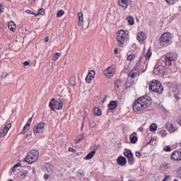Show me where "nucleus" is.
I'll return each instance as SVG.
<instances>
[{
    "label": "nucleus",
    "mask_w": 181,
    "mask_h": 181,
    "mask_svg": "<svg viewBox=\"0 0 181 181\" xmlns=\"http://www.w3.org/2000/svg\"><path fill=\"white\" fill-rule=\"evenodd\" d=\"M156 71H158V73H160V68H159V66L157 67Z\"/></svg>",
    "instance_id": "obj_62"
},
{
    "label": "nucleus",
    "mask_w": 181,
    "mask_h": 181,
    "mask_svg": "<svg viewBox=\"0 0 181 181\" xmlns=\"http://www.w3.org/2000/svg\"><path fill=\"white\" fill-rule=\"evenodd\" d=\"M119 87H121V82L119 81H116L115 82V88H119Z\"/></svg>",
    "instance_id": "obj_35"
},
{
    "label": "nucleus",
    "mask_w": 181,
    "mask_h": 181,
    "mask_svg": "<svg viewBox=\"0 0 181 181\" xmlns=\"http://www.w3.org/2000/svg\"><path fill=\"white\" fill-rule=\"evenodd\" d=\"M163 151H165V152H170L172 148H170V146H167L163 148Z\"/></svg>",
    "instance_id": "obj_41"
},
{
    "label": "nucleus",
    "mask_w": 181,
    "mask_h": 181,
    "mask_svg": "<svg viewBox=\"0 0 181 181\" xmlns=\"http://www.w3.org/2000/svg\"><path fill=\"white\" fill-rule=\"evenodd\" d=\"M177 124H178L180 127H181V120L180 119H178L177 121Z\"/></svg>",
    "instance_id": "obj_60"
},
{
    "label": "nucleus",
    "mask_w": 181,
    "mask_h": 181,
    "mask_svg": "<svg viewBox=\"0 0 181 181\" xmlns=\"http://www.w3.org/2000/svg\"><path fill=\"white\" fill-rule=\"evenodd\" d=\"M108 108L109 110H115L117 108V102L112 100L108 104Z\"/></svg>",
    "instance_id": "obj_23"
},
{
    "label": "nucleus",
    "mask_w": 181,
    "mask_h": 181,
    "mask_svg": "<svg viewBox=\"0 0 181 181\" xmlns=\"http://www.w3.org/2000/svg\"><path fill=\"white\" fill-rule=\"evenodd\" d=\"M124 155L126 156V158H133L134 153H132V151L130 149H125L124 151Z\"/></svg>",
    "instance_id": "obj_20"
},
{
    "label": "nucleus",
    "mask_w": 181,
    "mask_h": 181,
    "mask_svg": "<svg viewBox=\"0 0 181 181\" xmlns=\"http://www.w3.org/2000/svg\"><path fill=\"white\" fill-rule=\"evenodd\" d=\"M136 132H134L132 134H130L129 139L131 144H136V142H138V136H136Z\"/></svg>",
    "instance_id": "obj_16"
},
{
    "label": "nucleus",
    "mask_w": 181,
    "mask_h": 181,
    "mask_svg": "<svg viewBox=\"0 0 181 181\" xmlns=\"http://www.w3.org/2000/svg\"><path fill=\"white\" fill-rule=\"evenodd\" d=\"M139 130L141 132H144V127H139Z\"/></svg>",
    "instance_id": "obj_61"
},
{
    "label": "nucleus",
    "mask_w": 181,
    "mask_h": 181,
    "mask_svg": "<svg viewBox=\"0 0 181 181\" xmlns=\"http://www.w3.org/2000/svg\"><path fill=\"white\" fill-rule=\"evenodd\" d=\"M114 53L115 54H118V48L115 49Z\"/></svg>",
    "instance_id": "obj_58"
},
{
    "label": "nucleus",
    "mask_w": 181,
    "mask_h": 181,
    "mask_svg": "<svg viewBox=\"0 0 181 181\" xmlns=\"http://www.w3.org/2000/svg\"><path fill=\"white\" fill-rule=\"evenodd\" d=\"M127 21L130 26H132L135 23V19L132 16L127 17Z\"/></svg>",
    "instance_id": "obj_24"
},
{
    "label": "nucleus",
    "mask_w": 181,
    "mask_h": 181,
    "mask_svg": "<svg viewBox=\"0 0 181 181\" xmlns=\"http://www.w3.org/2000/svg\"><path fill=\"white\" fill-rule=\"evenodd\" d=\"M45 13V8H40L37 15H43Z\"/></svg>",
    "instance_id": "obj_42"
},
{
    "label": "nucleus",
    "mask_w": 181,
    "mask_h": 181,
    "mask_svg": "<svg viewBox=\"0 0 181 181\" xmlns=\"http://www.w3.org/2000/svg\"><path fill=\"white\" fill-rule=\"evenodd\" d=\"M170 166V164H169V163H166V164L163 165V168L165 169H169Z\"/></svg>",
    "instance_id": "obj_46"
},
{
    "label": "nucleus",
    "mask_w": 181,
    "mask_h": 181,
    "mask_svg": "<svg viewBox=\"0 0 181 181\" xmlns=\"http://www.w3.org/2000/svg\"><path fill=\"white\" fill-rule=\"evenodd\" d=\"M4 12V8L2 7V5H0V13H2Z\"/></svg>",
    "instance_id": "obj_56"
},
{
    "label": "nucleus",
    "mask_w": 181,
    "mask_h": 181,
    "mask_svg": "<svg viewBox=\"0 0 181 181\" xmlns=\"http://www.w3.org/2000/svg\"><path fill=\"white\" fill-rule=\"evenodd\" d=\"M172 34L170 33H164L159 39V43L160 46L166 47V46L170 45V43H172Z\"/></svg>",
    "instance_id": "obj_6"
},
{
    "label": "nucleus",
    "mask_w": 181,
    "mask_h": 181,
    "mask_svg": "<svg viewBox=\"0 0 181 181\" xmlns=\"http://www.w3.org/2000/svg\"><path fill=\"white\" fill-rule=\"evenodd\" d=\"M8 28L11 32H15L16 30V24L13 21H10L8 23Z\"/></svg>",
    "instance_id": "obj_17"
},
{
    "label": "nucleus",
    "mask_w": 181,
    "mask_h": 181,
    "mask_svg": "<svg viewBox=\"0 0 181 181\" xmlns=\"http://www.w3.org/2000/svg\"><path fill=\"white\" fill-rule=\"evenodd\" d=\"M149 129L151 132H155V131L158 129V124L155 123L151 124L149 127Z\"/></svg>",
    "instance_id": "obj_26"
},
{
    "label": "nucleus",
    "mask_w": 181,
    "mask_h": 181,
    "mask_svg": "<svg viewBox=\"0 0 181 181\" xmlns=\"http://www.w3.org/2000/svg\"><path fill=\"white\" fill-rule=\"evenodd\" d=\"M52 176L50 174H47V173H45V174L44 175V180H49V177Z\"/></svg>",
    "instance_id": "obj_43"
},
{
    "label": "nucleus",
    "mask_w": 181,
    "mask_h": 181,
    "mask_svg": "<svg viewBox=\"0 0 181 181\" xmlns=\"http://www.w3.org/2000/svg\"><path fill=\"white\" fill-rule=\"evenodd\" d=\"M105 71L110 74H114V73H115V66H111L109 68H107V70H105Z\"/></svg>",
    "instance_id": "obj_25"
},
{
    "label": "nucleus",
    "mask_w": 181,
    "mask_h": 181,
    "mask_svg": "<svg viewBox=\"0 0 181 181\" xmlns=\"http://www.w3.org/2000/svg\"><path fill=\"white\" fill-rule=\"evenodd\" d=\"M104 74H105L107 78H111V77H112V76L114 75L113 74H110V72H107L106 71H104Z\"/></svg>",
    "instance_id": "obj_40"
},
{
    "label": "nucleus",
    "mask_w": 181,
    "mask_h": 181,
    "mask_svg": "<svg viewBox=\"0 0 181 181\" xmlns=\"http://www.w3.org/2000/svg\"><path fill=\"white\" fill-rule=\"evenodd\" d=\"M152 104V98L151 97L146 95L139 98L133 104L134 111H142L145 108H148Z\"/></svg>",
    "instance_id": "obj_1"
},
{
    "label": "nucleus",
    "mask_w": 181,
    "mask_h": 181,
    "mask_svg": "<svg viewBox=\"0 0 181 181\" xmlns=\"http://www.w3.org/2000/svg\"><path fill=\"white\" fill-rule=\"evenodd\" d=\"M149 90H151L153 93H157V94H162L163 91V86L160 81L155 80L151 82L148 87Z\"/></svg>",
    "instance_id": "obj_3"
},
{
    "label": "nucleus",
    "mask_w": 181,
    "mask_h": 181,
    "mask_svg": "<svg viewBox=\"0 0 181 181\" xmlns=\"http://www.w3.org/2000/svg\"><path fill=\"white\" fill-rule=\"evenodd\" d=\"M95 77V71L90 70L88 71V74L86 78V81L88 83H91L93 81V79Z\"/></svg>",
    "instance_id": "obj_11"
},
{
    "label": "nucleus",
    "mask_w": 181,
    "mask_h": 181,
    "mask_svg": "<svg viewBox=\"0 0 181 181\" xmlns=\"http://www.w3.org/2000/svg\"><path fill=\"white\" fill-rule=\"evenodd\" d=\"M46 127L45 122H40L37 125H35L33 128L34 134H42L43 131H45V127Z\"/></svg>",
    "instance_id": "obj_9"
},
{
    "label": "nucleus",
    "mask_w": 181,
    "mask_h": 181,
    "mask_svg": "<svg viewBox=\"0 0 181 181\" xmlns=\"http://www.w3.org/2000/svg\"><path fill=\"white\" fill-rule=\"evenodd\" d=\"M6 77H8V74H6V73H3L2 75H1V78H2V79L6 78Z\"/></svg>",
    "instance_id": "obj_44"
},
{
    "label": "nucleus",
    "mask_w": 181,
    "mask_h": 181,
    "mask_svg": "<svg viewBox=\"0 0 181 181\" xmlns=\"http://www.w3.org/2000/svg\"><path fill=\"white\" fill-rule=\"evenodd\" d=\"M117 4L122 9H127L128 5H129V0H118Z\"/></svg>",
    "instance_id": "obj_12"
},
{
    "label": "nucleus",
    "mask_w": 181,
    "mask_h": 181,
    "mask_svg": "<svg viewBox=\"0 0 181 181\" xmlns=\"http://www.w3.org/2000/svg\"><path fill=\"white\" fill-rule=\"evenodd\" d=\"M168 5H175L176 4V0H165Z\"/></svg>",
    "instance_id": "obj_36"
},
{
    "label": "nucleus",
    "mask_w": 181,
    "mask_h": 181,
    "mask_svg": "<svg viewBox=\"0 0 181 181\" xmlns=\"http://www.w3.org/2000/svg\"><path fill=\"white\" fill-rule=\"evenodd\" d=\"M37 159H39V151L37 150H31L25 158V162L30 165L36 162Z\"/></svg>",
    "instance_id": "obj_4"
},
{
    "label": "nucleus",
    "mask_w": 181,
    "mask_h": 181,
    "mask_svg": "<svg viewBox=\"0 0 181 181\" xmlns=\"http://www.w3.org/2000/svg\"><path fill=\"white\" fill-rule=\"evenodd\" d=\"M25 13H29L30 15H34L35 16H37V14L35 13V12L31 10H25Z\"/></svg>",
    "instance_id": "obj_39"
},
{
    "label": "nucleus",
    "mask_w": 181,
    "mask_h": 181,
    "mask_svg": "<svg viewBox=\"0 0 181 181\" xmlns=\"http://www.w3.org/2000/svg\"><path fill=\"white\" fill-rule=\"evenodd\" d=\"M30 4H33V2H35V0H28Z\"/></svg>",
    "instance_id": "obj_64"
},
{
    "label": "nucleus",
    "mask_w": 181,
    "mask_h": 181,
    "mask_svg": "<svg viewBox=\"0 0 181 181\" xmlns=\"http://www.w3.org/2000/svg\"><path fill=\"white\" fill-rule=\"evenodd\" d=\"M145 39H146V36L144 32H140L137 34V40H139V42H144Z\"/></svg>",
    "instance_id": "obj_18"
},
{
    "label": "nucleus",
    "mask_w": 181,
    "mask_h": 181,
    "mask_svg": "<svg viewBox=\"0 0 181 181\" xmlns=\"http://www.w3.org/2000/svg\"><path fill=\"white\" fill-rule=\"evenodd\" d=\"M30 127V124H26V125H25L23 127V130L21 131V134L23 135H25V134H26V132H28V131H29V128Z\"/></svg>",
    "instance_id": "obj_27"
},
{
    "label": "nucleus",
    "mask_w": 181,
    "mask_h": 181,
    "mask_svg": "<svg viewBox=\"0 0 181 181\" xmlns=\"http://www.w3.org/2000/svg\"><path fill=\"white\" fill-rule=\"evenodd\" d=\"M49 108H51L52 111H56V110H62L63 109V98H59L58 100H55L52 98L49 104Z\"/></svg>",
    "instance_id": "obj_5"
},
{
    "label": "nucleus",
    "mask_w": 181,
    "mask_h": 181,
    "mask_svg": "<svg viewBox=\"0 0 181 181\" xmlns=\"http://www.w3.org/2000/svg\"><path fill=\"white\" fill-rule=\"evenodd\" d=\"M18 177L21 180L25 179V177H26V176L28 175V171L26 170H23V171H20L18 173Z\"/></svg>",
    "instance_id": "obj_22"
},
{
    "label": "nucleus",
    "mask_w": 181,
    "mask_h": 181,
    "mask_svg": "<svg viewBox=\"0 0 181 181\" xmlns=\"http://www.w3.org/2000/svg\"><path fill=\"white\" fill-rule=\"evenodd\" d=\"M90 125L92 128H94V127H95V123H90Z\"/></svg>",
    "instance_id": "obj_59"
},
{
    "label": "nucleus",
    "mask_w": 181,
    "mask_h": 181,
    "mask_svg": "<svg viewBox=\"0 0 181 181\" xmlns=\"http://www.w3.org/2000/svg\"><path fill=\"white\" fill-rule=\"evenodd\" d=\"M136 158H141V156H142V155L141 154V153L136 151Z\"/></svg>",
    "instance_id": "obj_47"
},
{
    "label": "nucleus",
    "mask_w": 181,
    "mask_h": 181,
    "mask_svg": "<svg viewBox=\"0 0 181 181\" xmlns=\"http://www.w3.org/2000/svg\"><path fill=\"white\" fill-rule=\"evenodd\" d=\"M23 67H26V66H29V62L25 61L23 63Z\"/></svg>",
    "instance_id": "obj_48"
},
{
    "label": "nucleus",
    "mask_w": 181,
    "mask_h": 181,
    "mask_svg": "<svg viewBox=\"0 0 181 181\" xmlns=\"http://www.w3.org/2000/svg\"><path fill=\"white\" fill-rule=\"evenodd\" d=\"M177 60V55L176 54H167L165 57V64L167 66H172V62Z\"/></svg>",
    "instance_id": "obj_7"
},
{
    "label": "nucleus",
    "mask_w": 181,
    "mask_h": 181,
    "mask_svg": "<svg viewBox=\"0 0 181 181\" xmlns=\"http://www.w3.org/2000/svg\"><path fill=\"white\" fill-rule=\"evenodd\" d=\"M19 166H21V163H18L14 165L13 168H19Z\"/></svg>",
    "instance_id": "obj_54"
},
{
    "label": "nucleus",
    "mask_w": 181,
    "mask_h": 181,
    "mask_svg": "<svg viewBox=\"0 0 181 181\" xmlns=\"http://www.w3.org/2000/svg\"><path fill=\"white\" fill-rule=\"evenodd\" d=\"M45 43H47L49 42V37H46L44 40Z\"/></svg>",
    "instance_id": "obj_55"
},
{
    "label": "nucleus",
    "mask_w": 181,
    "mask_h": 181,
    "mask_svg": "<svg viewBox=\"0 0 181 181\" xmlns=\"http://www.w3.org/2000/svg\"><path fill=\"white\" fill-rule=\"evenodd\" d=\"M94 155H95V151H90L86 157H84L85 160H90V159H93V158H94Z\"/></svg>",
    "instance_id": "obj_21"
},
{
    "label": "nucleus",
    "mask_w": 181,
    "mask_h": 181,
    "mask_svg": "<svg viewBox=\"0 0 181 181\" xmlns=\"http://www.w3.org/2000/svg\"><path fill=\"white\" fill-rule=\"evenodd\" d=\"M127 159L129 165H134V163H135V158H134V156L129 157Z\"/></svg>",
    "instance_id": "obj_32"
},
{
    "label": "nucleus",
    "mask_w": 181,
    "mask_h": 181,
    "mask_svg": "<svg viewBox=\"0 0 181 181\" xmlns=\"http://www.w3.org/2000/svg\"><path fill=\"white\" fill-rule=\"evenodd\" d=\"M12 127V124L11 123H7L6 124H5L4 126V129L7 131H9V129H11V127Z\"/></svg>",
    "instance_id": "obj_38"
},
{
    "label": "nucleus",
    "mask_w": 181,
    "mask_h": 181,
    "mask_svg": "<svg viewBox=\"0 0 181 181\" xmlns=\"http://www.w3.org/2000/svg\"><path fill=\"white\" fill-rule=\"evenodd\" d=\"M33 119V117H30V118L28 119V122H27V124L30 125V124H32Z\"/></svg>",
    "instance_id": "obj_45"
},
{
    "label": "nucleus",
    "mask_w": 181,
    "mask_h": 181,
    "mask_svg": "<svg viewBox=\"0 0 181 181\" xmlns=\"http://www.w3.org/2000/svg\"><path fill=\"white\" fill-rule=\"evenodd\" d=\"M177 176L180 179H181V172L178 171V172L177 173Z\"/></svg>",
    "instance_id": "obj_53"
},
{
    "label": "nucleus",
    "mask_w": 181,
    "mask_h": 181,
    "mask_svg": "<svg viewBox=\"0 0 181 181\" xmlns=\"http://www.w3.org/2000/svg\"><path fill=\"white\" fill-rule=\"evenodd\" d=\"M69 83H70V85H71L72 87H74V86H76V76H71V77L69 78Z\"/></svg>",
    "instance_id": "obj_29"
},
{
    "label": "nucleus",
    "mask_w": 181,
    "mask_h": 181,
    "mask_svg": "<svg viewBox=\"0 0 181 181\" xmlns=\"http://www.w3.org/2000/svg\"><path fill=\"white\" fill-rule=\"evenodd\" d=\"M151 56H152V51H151V49H149L147 52V53L144 55V54H141L139 58V60L140 62H142L143 59H145V62L147 63L146 62H149V59H151Z\"/></svg>",
    "instance_id": "obj_10"
},
{
    "label": "nucleus",
    "mask_w": 181,
    "mask_h": 181,
    "mask_svg": "<svg viewBox=\"0 0 181 181\" xmlns=\"http://www.w3.org/2000/svg\"><path fill=\"white\" fill-rule=\"evenodd\" d=\"M8 134V130H6L4 127L0 131V138L5 136Z\"/></svg>",
    "instance_id": "obj_31"
},
{
    "label": "nucleus",
    "mask_w": 181,
    "mask_h": 181,
    "mask_svg": "<svg viewBox=\"0 0 181 181\" xmlns=\"http://www.w3.org/2000/svg\"><path fill=\"white\" fill-rule=\"evenodd\" d=\"M78 26H83V13H78Z\"/></svg>",
    "instance_id": "obj_28"
},
{
    "label": "nucleus",
    "mask_w": 181,
    "mask_h": 181,
    "mask_svg": "<svg viewBox=\"0 0 181 181\" xmlns=\"http://www.w3.org/2000/svg\"><path fill=\"white\" fill-rule=\"evenodd\" d=\"M45 168H46V173L48 175H51L53 173V166H52V165L47 163L45 165Z\"/></svg>",
    "instance_id": "obj_19"
},
{
    "label": "nucleus",
    "mask_w": 181,
    "mask_h": 181,
    "mask_svg": "<svg viewBox=\"0 0 181 181\" xmlns=\"http://www.w3.org/2000/svg\"><path fill=\"white\" fill-rule=\"evenodd\" d=\"M78 173L80 175V176H83V175H84V172L83 170H79Z\"/></svg>",
    "instance_id": "obj_51"
},
{
    "label": "nucleus",
    "mask_w": 181,
    "mask_h": 181,
    "mask_svg": "<svg viewBox=\"0 0 181 181\" xmlns=\"http://www.w3.org/2000/svg\"><path fill=\"white\" fill-rule=\"evenodd\" d=\"M82 139H83V137L78 139V140H75V144H80Z\"/></svg>",
    "instance_id": "obj_49"
},
{
    "label": "nucleus",
    "mask_w": 181,
    "mask_h": 181,
    "mask_svg": "<svg viewBox=\"0 0 181 181\" xmlns=\"http://www.w3.org/2000/svg\"><path fill=\"white\" fill-rule=\"evenodd\" d=\"M64 15V11L59 10L57 13V18H62Z\"/></svg>",
    "instance_id": "obj_34"
},
{
    "label": "nucleus",
    "mask_w": 181,
    "mask_h": 181,
    "mask_svg": "<svg viewBox=\"0 0 181 181\" xmlns=\"http://www.w3.org/2000/svg\"><path fill=\"white\" fill-rule=\"evenodd\" d=\"M12 172H16V168L15 167L12 168Z\"/></svg>",
    "instance_id": "obj_63"
},
{
    "label": "nucleus",
    "mask_w": 181,
    "mask_h": 181,
    "mask_svg": "<svg viewBox=\"0 0 181 181\" xmlns=\"http://www.w3.org/2000/svg\"><path fill=\"white\" fill-rule=\"evenodd\" d=\"M135 59V54H131L127 56V62H132Z\"/></svg>",
    "instance_id": "obj_33"
},
{
    "label": "nucleus",
    "mask_w": 181,
    "mask_h": 181,
    "mask_svg": "<svg viewBox=\"0 0 181 181\" xmlns=\"http://www.w3.org/2000/svg\"><path fill=\"white\" fill-rule=\"evenodd\" d=\"M171 159H172V160H177V161L181 160L179 149L175 150L174 152L172 153Z\"/></svg>",
    "instance_id": "obj_13"
},
{
    "label": "nucleus",
    "mask_w": 181,
    "mask_h": 181,
    "mask_svg": "<svg viewBox=\"0 0 181 181\" xmlns=\"http://www.w3.org/2000/svg\"><path fill=\"white\" fill-rule=\"evenodd\" d=\"M169 131H173V124H170Z\"/></svg>",
    "instance_id": "obj_52"
},
{
    "label": "nucleus",
    "mask_w": 181,
    "mask_h": 181,
    "mask_svg": "<svg viewBox=\"0 0 181 181\" xmlns=\"http://www.w3.org/2000/svg\"><path fill=\"white\" fill-rule=\"evenodd\" d=\"M141 73L139 71H136L134 68L129 73V77H131V78H135V77L139 76Z\"/></svg>",
    "instance_id": "obj_15"
},
{
    "label": "nucleus",
    "mask_w": 181,
    "mask_h": 181,
    "mask_svg": "<svg viewBox=\"0 0 181 181\" xmlns=\"http://www.w3.org/2000/svg\"><path fill=\"white\" fill-rule=\"evenodd\" d=\"M117 163L119 166H125V165H127V158L122 156H120L117 159Z\"/></svg>",
    "instance_id": "obj_14"
},
{
    "label": "nucleus",
    "mask_w": 181,
    "mask_h": 181,
    "mask_svg": "<svg viewBox=\"0 0 181 181\" xmlns=\"http://www.w3.org/2000/svg\"><path fill=\"white\" fill-rule=\"evenodd\" d=\"M161 136H166V134H165V131L160 132Z\"/></svg>",
    "instance_id": "obj_57"
},
{
    "label": "nucleus",
    "mask_w": 181,
    "mask_h": 181,
    "mask_svg": "<svg viewBox=\"0 0 181 181\" xmlns=\"http://www.w3.org/2000/svg\"><path fill=\"white\" fill-rule=\"evenodd\" d=\"M60 56H62V53H60V52L55 53L54 55L52 56L53 62L57 61L59 59V57H60Z\"/></svg>",
    "instance_id": "obj_30"
},
{
    "label": "nucleus",
    "mask_w": 181,
    "mask_h": 181,
    "mask_svg": "<svg viewBox=\"0 0 181 181\" xmlns=\"http://www.w3.org/2000/svg\"><path fill=\"white\" fill-rule=\"evenodd\" d=\"M69 152H76V149H74V148H71V147H69Z\"/></svg>",
    "instance_id": "obj_50"
},
{
    "label": "nucleus",
    "mask_w": 181,
    "mask_h": 181,
    "mask_svg": "<svg viewBox=\"0 0 181 181\" xmlns=\"http://www.w3.org/2000/svg\"><path fill=\"white\" fill-rule=\"evenodd\" d=\"M129 37L128 30H120L117 32L116 36V40L117 41V45L120 47H124V43Z\"/></svg>",
    "instance_id": "obj_2"
},
{
    "label": "nucleus",
    "mask_w": 181,
    "mask_h": 181,
    "mask_svg": "<svg viewBox=\"0 0 181 181\" xmlns=\"http://www.w3.org/2000/svg\"><path fill=\"white\" fill-rule=\"evenodd\" d=\"M95 114L98 116L101 115V110H100V108L98 107L95 108Z\"/></svg>",
    "instance_id": "obj_37"
},
{
    "label": "nucleus",
    "mask_w": 181,
    "mask_h": 181,
    "mask_svg": "<svg viewBox=\"0 0 181 181\" xmlns=\"http://www.w3.org/2000/svg\"><path fill=\"white\" fill-rule=\"evenodd\" d=\"M147 67H148V63L144 62L141 64V61L139 60L138 62H136L134 69L137 71H139L141 74H142V73H145V71L146 70Z\"/></svg>",
    "instance_id": "obj_8"
}]
</instances>
